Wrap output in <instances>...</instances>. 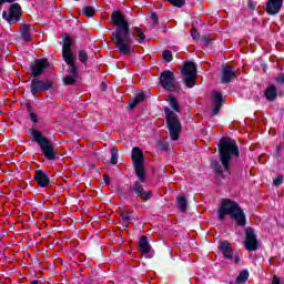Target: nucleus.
<instances>
[{"label":"nucleus","instance_id":"dca6fc26","mask_svg":"<svg viewBox=\"0 0 284 284\" xmlns=\"http://www.w3.org/2000/svg\"><path fill=\"white\" fill-rule=\"evenodd\" d=\"M33 181L38 184V187H50L53 183L43 170L36 171Z\"/></svg>","mask_w":284,"mask_h":284},{"label":"nucleus","instance_id":"2f4dec72","mask_svg":"<svg viewBox=\"0 0 284 284\" xmlns=\"http://www.w3.org/2000/svg\"><path fill=\"white\" fill-rule=\"evenodd\" d=\"M174 8H183L185 6V0H166Z\"/></svg>","mask_w":284,"mask_h":284},{"label":"nucleus","instance_id":"a19ab883","mask_svg":"<svg viewBox=\"0 0 284 284\" xmlns=\"http://www.w3.org/2000/svg\"><path fill=\"white\" fill-rule=\"evenodd\" d=\"M221 108L220 105H214L212 112H211V116H216V114H219V112H221Z\"/></svg>","mask_w":284,"mask_h":284},{"label":"nucleus","instance_id":"412c9836","mask_svg":"<svg viewBox=\"0 0 284 284\" xmlns=\"http://www.w3.org/2000/svg\"><path fill=\"white\" fill-rule=\"evenodd\" d=\"M138 247L142 254H150V250H152V246L150 245V242L148 241V236L142 235L139 240Z\"/></svg>","mask_w":284,"mask_h":284},{"label":"nucleus","instance_id":"7ed1b4c3","mask_svg":"<svg viewBox=\"0 0 284 284\" xmlns=\"http://www.w3.org/2000/svg\"><path fill=\"white\" fill-rule=\"evenodd\" d=\"M230 216L237 227H245L247 225V215L239 204V202L231 199H222L220 207L217 209V221H223Z\"/></svg>","mask_w":284,"mask_h":284},{"label":"nucleus","instance_id":"b1692460","mask_svg":"<svg viewBox=\"0 0 284 284\" xmlns=\"http://www.w3.org/2000/svg\"><path fill=\"white\" fill-rule=\"evenodd\" d=\"M169 105L172 108L173 112H181V104H179V100H176V97L169 95Z\"/></svg>","mask_w":284,"mask_h":284},{"label":"nucleus","instance_id":"ea45409f","mask_svg":"<svg viewBox=\"0 0 284 284\" xmlns=\"http://www.w3.org/2000/svg\"><path fill=\"white\" fill-rule=\"evenodd\" d=\"M151 21H153V26H159V16L156 12L151 13Z\"/></svg>","mask_w":284,"mask_h":284},{"label":"nucleus","instance_id":"c85d7f7f","mask_svg":"<svg viewBox=\"0 0 284 284\" xmlns=\"http://www.w3.org/2000/svg\"><path fill=\"white\" fill-rule=\"evenodd\" d=\"M78 59H79L80 63H82L83 65H88V51L80 50L78 52Z\"/></svg>","mask_w":284,"mask_h":284},{"label":"nucleus","instance_id":"1a4fd4ad","mask_svg":"<svg viewBox=\"0 0 284 284\" xmlns=\"http://www.w3.org/2000/svg\"><path fill=\"white\" fill-rule=\"evenodd\" d=\"M182 75L184 77V85L189 89L196 85V63L194 61H185L183 67L180 68Z\"/></svg>","mask_w":284,"mask_h":284},{"label":"nucleus","instance_id":"f8f14e48","mask_svg":"<svg viewBox=\"0 0 284 284\" xmlns=\"http://www.w3.org/2000/svg\"><path fill=\"white\" fill-rule=\"evenodd\" d=\"M244 247L247 252H256L258 250V240L256 239V231L252 226L245 230Z\"/></svg>","mask_w":284,"mask_h":284},{"label":"nucleus","instance_id":"58836bf2","mask_svg":"<svg viewBox=\"0 0 284 284\" xmlns=\"http://www.w3.org/2000/svg\"><path fill=\"white\" fill-rule=\"evenodd\" d=\"M138 102L143 103V101H145V93L144 92H140L138 94H135L134 98Z\"/></svg>","mask_w":284,"mask_h":284},{"label":"nucleus","instance_id":"39448f33","mask_svg":"<svg viewBox=\"0 0 284 284\" xmlns=\"http://www.w3.org/2000/svg\"><path fill=\"white\" fill-rule=\"evenodd\" d=\"M29 134L31 136V141L40 146L42 154L48 161H54V159H57V153H54L52 141L47 139L41 131L30 129Z\"/></svg>","mask_w":284,"mask_h":284},{"label":"nucleus","instance_id":"37998d69","mask_svg":"<svg viewBox=\"0 0 284 284\" xmlns=\"http://www.w3.org/2000/svg\"><path fill=\"white\" fill-rule=\"evenodd\" d=\"M247 8H250V10H256V2L254 0H248Z\"/></svg>","mask_w":284,"mask_h":284},{"label":"nucleus","instance_id":"8fccbe9b","mask_svg":"<svg viewBox=\"0 0 284 284\" xmlns=\"http://www.w3.org/2000/svg\"><path fill=\"white\" fill-rule=\"evenodd\" d=\"M241 263V257L239 254H235V265H239Z\"/></svg>","mask_w":284,"mask_h":284},{"label":"nucleus","instance_id":"a18cd8bd","mask_svg":"<svg viewBox=\"0 0 284 284\" xmlns=\"http://www.w3.org/2000/svg\"><path fill=\"white\" fill-rule=\"evenodd\" d=\"M26 108H27L28 114L34 113V109L32 108V104L30 102H27Z\"/></svg>","mask_w":284,"mask_h":284},{"label":"nucleus","instance_id":"09e8293b","mask_svg":"<svg viewBox=\"0 0 284 284\" xmlns=\"http://www.w3.org/2000/svg\"><path fill=\"white\" fill-rule=\"evenodd\" d=\"M104 183L105 185H110V175L108 174L104 175Z\"/></svg>","mask_w":284,"mask_h":284},{"label":"nucleus","instance_id":"49530a36","mask_svg":"<svg viewBox=\"0 0 284 284\" xmlns=\"http://www.w3.org/2000/svg\"><path fill=\"white\" fill-rule=\"evenodd\" d=\"M159 148H160V150H168L169 148H170V143H168V142H162V143H160L159 144Z\"/></svg>","mask_w":284,"mask_h":284},{"label":"nucleus","instance_id":"5701e85b","mask_svg":"<svg viewBox=\"0 0 284 284\" xmlns=\"http://www.w3.org/2000/svg\"><path fill=\"white\" fill-rule=\"evenodd\" d=\"M176 204L181 212H187V199L183 195H178Z\"/></svg>","mask_w":284,"mask_h":284},{"label":"nucleus","instance_id":"4be33fe9","mask_svg":"<svg viewBox=\"0 0 284 284\" xmlns=\"http://www.w3.org/2000/svg\"><path fill=\"white\" fill-rule=\"evenodd\" d=\"M120 219L122 221V225L123 227H130V223L132 221V219H134V212H126V211H122L120 213Z\"/></svg>","mask_w":284,"mask_h":284},{"label":"nucleus","instance_id":"c03bdc74","mask_svg":"<svg viewBox=\"0 0 284 284\" xmlns=\"http://www.w3.org/2000/svg\"><path fill=\"white\" fill-rule=\"evenodd\" d=\"M275 81L277 83H281V85L284 84V73H280L276 78H275Z\"/></svg>","mask_w":284,"mask_h":284},{"label":"nucleus","instance_id":"2eb2a0df","mask_svg":"<svg viewBox=\"0 0 284 284\" xmlns=\"http://www.w3.org/2000/svg\"><path fill=\"white\" fill-rule=\"evenodd\" d=\"M217 250L222 253L224 258L234 261V248H232V243L226 240H221Z\"/></svg>","mask_w":284,"mask_h":284},{"label":"nucleus","instance_id":"f704fd0d","mask_svg":"<svg viewBox=\"0 0 284 284\" xmlns=\"http://www.w3.org/2000/svg\"><path fill=\"white\" fill-rule=\"evenodd\" d=\"M274 159L283 158V146L277 145L275 152L273 153Z\"/></svg>","mask_w":284,"mask_h":284},{"label":"nucleus","instance_id":"79ce46f5","mask_svg":"<svg viewBox=\"0 0 284 284\" xmlns=\"http://www.w3.org/2000/svg\"><path fill=\"white\" fill-rule=\"evenodd\" d=\"M29 116L32 123H39V115L37 113H30Z\"/></svg>","mask_w":284,"mask_h":284},{"label":"nucleus","instance_id":"f257e3e1","mask_svg":"<svg viewBox=\"0 0 284 284\" xmlns=\"http://www.w3.org/2000/svg\"><path fill=\"white\" fill-rule=\"evenodd\" d=\"M111 22L115 27V30L111 34L116 50L124 57L132 54V33L130 32V23L121 11H113L111 14Z\"/></svg>","mask_w":284,"mask_h":284},{"label":"nucleus","instance_id":"393cba45","mask_svg":"<svg viewBox=\"0 0 284 284\" xmlns=\"http://www.w3.org/2000/svg\"><path fill=\"white\" fill-rule=\"evenodd\" d=\"M250 278V271L243 270L240 272L239 276L235 280V283L243 284L247 283V280Z\"/></svg>","mask_w":284,"mask_h":284},{"label":"nucleus","instance_id":"3c124183","mask_svg":"<svg viewBox=\"0 0 284 284\" xmlns=\"http://www.w3.org/2000/svg\"><path fill=\"white\" fill-rule=\"evenodd\" d=\"M102 91L105 92V87L102 88Z\"/></svg>","mask_w":284,"mask_h":284},{"label":"nucleus","instance_id":"9b49d317","mask_svg":"<svg viewBox=\"0 0 284 284\" xmlns=\"http://www.w3.org/2000/svg\"><path fill=\"white\" fill-rule=\"evenodd\" d=\"M67 63V75L63 78V83L65 85H75L79 80V68L77 65V57L63 59Z\"/></svg>","mask_w":284,"mask_h":284},{"label":"nucleus","instance_id":"72a5a7b5","mask_svg":"<svg viewBox=\"0 0 284 284\" xmlns=\"http://www.w3.org/2000/svg\"><path fill=\"white\" fill-rule=\"evenodd\" d=\"M191 37L194 41H199V39H201V34L199 33L196 27H192Z\"/></svg>","mask_w":284,"mask_h":284},{"label":"nucleus","instance_id":"473e14b6","mask_svg":"<svg viewBox=\"0 0 284 284\" xmlns=\"http://www.w3.org/2000/svg\"><path fill=\"white\" fill-rule=\"evenodd\" d=\"M162 58L166 61V63H170L174 59V57L172 55V51L170 50L163 51Z\"/></svg>","mask_w":284,"mask_h":284},{"label":"nucleus","instance_id":"4468645a","mask_svg":"<svg viewBox=\"0 0 284 284\" xmlns=\"http://www.w3.org/2000/svg\"><path fill=\"white\" fill-rule=\"evenodd\" d=\"M236 67L224 65L220 71L221 83H231L232 79H237Z\"/></svg>","mask_w":284,"mask_h":284},{"label":"nucleus","instance_id":"9d476101","mask_svg":"<svg viewBox=\"0 0 284 284\" xmlns=\"http://www.w3.org/2000/svg\"><path fill=\"white\" fill-rule=\"evenodd\" d=\"M160 85L168 92H179L181 90V84L176 82V77L174 72L170 70L163 71L159 77Z\"/></svg>","mask_w":284,"mask_h":284},{"label":"nucleus","instance_id":"cd10ccee","mask_svg":"<svg viewBox=\"0 0 284 284\" xmlns=\"http://www.w3.org/2000/svg\"><path fill=\"white\" fill-rule=\"evenodd\" d=\"M225 100L223 99V94H221V92H215L213 94V105H220L223 106V102Z\"/></svg>","mask_w":284,"mask_h":284},{"label":"nucleus","instance_id":"f3484780","mask_svg":"<svg viewBox=\"0 0 284 284\" xmlns=\"http://www.w3.org/2000/svg\"><path fill=\"white\" fill-rule=\"evenodd\" d=\"M63 44H62V59H72L74 58V54L72 53V47L74 45V41H72V38L68 34L63 38Z\"/></svg>","mask_w":284,"mask_h":284},{"label":"nucleus","instance_id":"4c0bfd02","mask_svg":"<svg viewBox=\"0 0 284 284\" xmlns=\"http://www.w3.org/2000/svg\"><path fill=\"white\" fill-rule=\"evenodd\" d=\"M202 41H203L204 45H210V43L212 42V34L207 33V34L203 36Z\"/></svg>","mask_w":284,"mask_h":284},{"label":"nucleus","instance_id":"423d86ee","mask_svg":"<svg viewBox=\"0 0 284 284\" xmlns=\"http://www.w3.org/2000/svg\"><path fill=\"white\" fill-rule=\"evenodd\" d=\"M164 114L171 141H179L181 136V119H179V114L169 106L164 108Z\"/></svg>","mask_w":284,"mask_h":284},{"label":"nucleus","instance_id":"a211bd4d","mask_svg":"<svg viewBox=\"0 0 284 284\" xmlns=\"http://www.w3.org/2000/svg\"><path fill=\"white\" fill-rule=\"evenodd\" d=\"M20 39L24 41L26 43H30L32 41V26L28 23H21L20 24Z\"/></svg>","mask_w":284,"mask_h":284},{"label":"nucleus","instance_id":"e433bc0d","mask_svg":"<svg viewBox=\"0 0 284 284\" xmlns=\"http://www.w3.org/2000/svg\"><path fill=\"white\" fill-rule=\"evenodd\" d=\"M139 100H136L135 98L133 100H131L129 103H128V106H126V110H134V108H136V105H139Z\"/></svg>","mask_w":284,"mask_h":284},{"label":"nucleus","instance_id":"de8ad7c7","mask_svg":"<svg viewBox=\"0 0 284 284\" xmlns=\"http://www.w3.org/2000/svg\"><path fill=\"white\" fill-rule=\"evenodd\" d=\"M272 284H281V278L276 275L273 276Z\"/></svg>","mask_w":284,"mask_h":284},{"label":"nucleus","instance_id":"603ef678","mask_svg":"<svg viewBox=\"0 0 284 284\" xmlns=\"http://www.w3.org/2000/svg\"><path fill=\"white\" fill-rule=\"evenodd\" d=\"M0 73H1V69H0Z\"/></svg>","mask_w":284,"mask_h":284},{"label":"nucleus","instance_id":"f03ea898","mask_svg":"<svg viewBox=\"0 0 284 284\" xmlns=\"http://www.w3.org/2000/svg\"><path fill=\"white\" fill-rule=\"evenodd\" d=\"M50 68V61L47 58L36 59L29 67L30 77H32L30 83L31 94L37 99L39 92H48L54 90V81L47 79L40 80L39 77Z\"/></svg>","mask_w":284,"mask_h":284},{"label":"nucleus","instance_id":"6ab92c4d","mask_svg":"<svg viewBox=\"0 0 284 284\" xmlns=\"http://www.w3.org/2000/svg\"><path fill=\"white\" fill-rule=\"evenodd\" d=\"M281 8H283V0H270L266 4V12L271 16L278 14Z\"/></svg>","mask_w":284,"mask_h":284},{"label":"nucleus","instance_id":"a878e982","mask_svg":"<svg viewBox=\"0 0 284 284\" xmlns=\"http://www.w3.org/2000/svg\"><path fill=\"white\" fill-rule=\"evenodd\" d=\"M111 165H116L119 163V149L116 146H113L111 149V160H110Z\"/></svg>","mask_w":284,"mask_h":284},{"label":"nucleus","instance_id":"c756f323","mask_svg":"<svg viewBox=\"0 0 284 284\" xmlns=\"http://www.w3.org/2000/svg\"><path fill=\"white\" fill-rule=\"evenodd\" d=\"M134 32L138 36V41L140 43H145V33H143V30H141L139 27H135Z\"/></svg>","mask_w":284,"mask_h":284},{"label":"nucleus","instance_id":"6e6552de","mask_svg":"<svg viewBox=\"0 0 284 284\" xmlns=\"http://www.w3.org/2000/svg\"><path fill=\"white\" fill-rule=\"evenodd\" d=\"M131 159L135 170V175L140 183H145V168L143 166V163H145V155H143V150L139 146H134L132 149Z\"/></svg>","mask_w":284,"mask_h":284},{"label":"nucleus","instance_id":"c9c22d12","mask_svg":"<svg viewBox=\"0 0 284 284\" xmlns=\"http://www.w3.org/2000/svg\"><path fill=\"white\" fill-rule=\"evenodd\" d=\"M283 181H284V176L283 175H278L277 178H275L273 180V185L275 187H278V186L283 185Z\"/></svg>","mask_w":284,"mask_h":284},{"label":"nucleus","instance_id":"20e7f679","mask_svg":"<svg viewBox=\"0 0 284 284\" xmlns=\"http://www.w3.org/2000/svg\"><path fill=\"white\" fill-rule=\"evenodd\" d=\"M217 152L220 155V162L224 168V171L227 174L230 172V161H232V156L239 159L241 156V151L239 150V144H236V140L227 136H222L217 143Z\"/></svg>","mask_w":284,"mask_h":284},{"label":"nucleus","instance_id":"0eeeda50","mask_svg":"<svg viewBox=\"0 0 284 284\" xmlns=\"http://www.w3.org/2000/svg\"><path fill=\"white\" fill-rule=\"evenodd\" d=\"M16 1L17 0H0V8L4 3H11L9 6V11H2V19H4V21H7L9 26H12L13 23H19V21H21V17L23 16L21 4Z\"/></svg>","mask_w":284,"mask_h":284},{"label":"nucleus","instance_id":"bb28decb","mask_svg":"<svg viewBox=\"0 0 284 284\" xmlns=\"http://www.w3.org/2000/svg\"><path fill=\"white\" fill-rule=\"evenodd\" d=\"M82 14H85L90 19L97 14V10L92 6H87L82 8Z\"/></svg>","mask_w":284,"mask_h":284},{"label":"nucleus","instance_id":"aec40b11","mask_svg":"<svg viewBox=\"0 0 284 284\" xmlns=\"http://www.w3.org/2000/svg\"><path fill=\"white\" fill-rule=\"evenodd\" d=\"M264 97L266 98V101H270L271 103L276 101V99H278V89H276V85H268L264 91Z\"/></svg>","mask_w":284,"mask_h":284},{"label":"nucleus","instance_id":"7c9ffc66","mask_svg":"<svg viewBox=\"0 0 284 284\" xmlns=\"http://www.w3.org/2000/svg\"><path fill=\"white\" fill-rule=\"evenodd\" d=\"M213 170L216 174H223V166H221V163L216 160L212 162Z\"/></svg>","mask_w":284,"mask_h":284},{"label":"nucleus","instance_id":"ddd939ff","mask_svg":"<svg viewBox=\"0 0 284 284\" xmlns=\"http://www.w3.org/2000/svg\"><path fill=\"white\" fill-rule=\"evenodd\" d=\"M130 190L132 194H135V199H141L143 203L152 200V191H145V189H143V184L139 181H135Z\"/></svg>","mask_w":284,"mask_h":284}]
</instances>
